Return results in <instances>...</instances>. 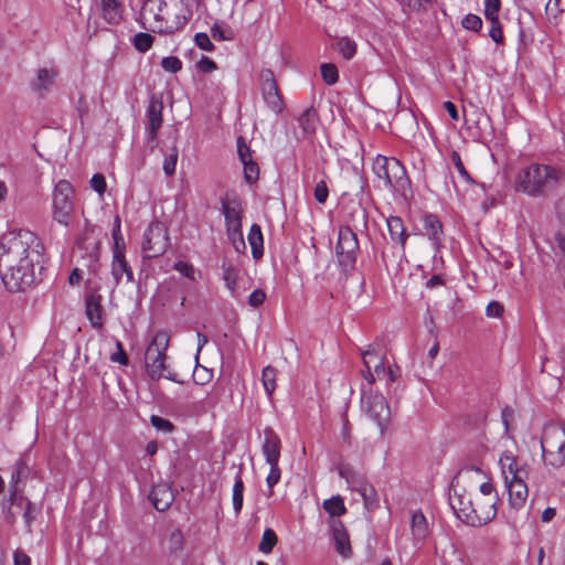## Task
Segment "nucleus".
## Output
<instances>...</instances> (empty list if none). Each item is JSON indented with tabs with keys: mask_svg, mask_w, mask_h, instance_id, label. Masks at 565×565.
<instances>
[{
	"mask_svg": "<svg viewBox=\"0 0 565 565\" xmlns=\"http://www.w3.org/2000/svg\"><path fill=\"white\" fill-rule=\"evenodd\" d=\"M561 179V170L548 164L532 163L518 172L515 190L532 198L544 196L558 186Z\"/></svg>",
	"mask_w": 565,
	"mask_h": 565,
	"instance_id": "1",
	"label": "nucleus"
},
{
	"mask_svg": "<svg viewBox=\"0 0 565 565\" xmlns=\"http://www.w3.org/2000/svg\"><path fill=\"white\" fill-rule=\"evenodd\" d=\"M44 246L41 239L29 230H19L6 234L0 243V255L42 262Z\"/></svg>",
	"mask_w": 565,
	"mask_h": 565,
	"instance_id": "2",
	"label": "nucleus"
},
{
	"mask_svg": "<svg viewBox=\"0 0 565 565\" xmlns=\"http://www.w3.org/2000/svg\"><path fill=\"white\" fill-rule=\"evenodd\" d=\"M168 347V333L164 331L156 332L145 354L147 375L151 381L157 382L160 379H167L182 384L183 381L178 377L177 373L171 372L166 364Z\"/></svg>",
	"mask_w": 565,
	"mask_h": 565,
	"instance_id": "3",
	"label": "nucleus"
},
{
	"mask_svg": "<svg viewBox=\"0 0 565 565\" xmlns=\"http://www.w3.org/2000/svg\"><path fill=\"white\" fill-rule=\"evenodd\" d=\"M39 264V262L0 255V275L6 288L15 292L31 286L35 278L34 267Z\"/></svg>",
	"mask_w": 565,
	"mask_h": 565,
	"instance_id": "4",
	"label": "nucleus"
},
{
	"mask_svg": "<svg viewBox=\"0 0 565 565\" xmlns=\"http://www.w3.org/2000/svg\"><path fill=\"white\" fill-rule=\"evenodd\" d=\"M372 170L383 181L385 188L397 194L405 196L411 189L406 169L396 158L377 154L373 161Z\"/></svg>",
	"mask_w": 565,
	"mask_h": 565,
	"instance_id": "5",
	"label": "nucleus"
},
{
	"mask_svg": "<svg viewBox=\"0 0 565 565\" xmlns=\"http://www.w3.org/2000/svg\"><path fill=\"white\" fill-rule=\"evenodd\" d=\"M541 449L544 465L552 469L565 465V426L548 424L543 429Z\"/></svg>",
	"mask_w": 565,
	"mask_h": 565,
	"instance_id": "6",
	"label": "nucleus"
},
{
	"mask_svg": "<svg viewBox=\"0 0 565 565\" xmlns=\"http://www.w3.org/2000/svg\"><path fill=\"white\" fill-rule=\"evenodd\" d=\"M170 245L168 230L162 222L153 221L145 230L141 243L145 260L157 258L166 253Z\"/></svg>",
	"mask_w": 565,
	"mask_h": 565,
	"instance_id": "7",
	"label": "nucleus"
},
{
	"mask_svg": "<svg viewBox=\"0 0 565 565\" xmlns=\"http://www.w3.org/2000/svg\"><path fill=\"white\" fill-rule=\"evenodd\" d=\"M359 249V239L352 228L350 226H340L335 255L339 266L343 271L349 273L355 268Z\"/></svg>",
	"mask_w": 565,
	"mask_h": 565,
	"instance_id": "8",
	"label": "nucleus"
},
{
	"mask_svg": "<svg viewBox=\"0 0 565 565\" xmlns=\"http://www.w3.org/2000/svg\"><path fill=\"white\" fill-rule=\"evenodd\" d=\"M74 190L67 180H60L53 191V218L68 226L74 211Z\"/></svg>",
	"mask_w": 565,
	"mask_h": 565,
	"instance_id": "9",
	"label": "nucleus"
},
{
	"mask_svg": "<svg viewBox=\"0 0 565 565\" xmlns=\"http://www.w3.org/2000/svg\"><path fill=\"white\" fill-rule=\"evenodd\" d=\"M361 399L367 415L377 424L381 434H383L391 416L385 397L382 394H367L366 390L363 387Z\"/></svg>",
	"mask_w": 565,
	"mask_h": 565,
	"instance_id": "10",
	"label": "nucleus"
},
{
	"mask_svg": "<svg viewBox=\"0 0 565 565\" xmlns=\"http://www.w3.org/2000/svg\"><path fill=\"white\" fill-rule=\"evenodd\" d=\"M259 78L260 90L265 104L275 114L281 113L285 105L274 72L269 68H265L260 72Z\"/></svg>",
	"mask_w": 565,
	"mask_h": 565,
	"instance_id": "11",
	"label": "nucleus"
},
{
	"mask_svg": "<svg viewBox=\"0 0 565 565\" xmlns=\"http://www.w3.org/2000/svg\"><path fill=\"white\" fill-rule=\"evenodd\" d=\"M498 494L492 498H479L473 501V514L470 516V526H481L488 524L497 515Z\"/></svg>",
	"mask_w": 565,
	"mask_h": 565,
	"instance_id": "12",
	"label": "nucleus"
},
{
	"mask_svg": "<svg viewBox=\"0 0 565 565\" xmlns=\"http://www.w3.org/2000/svg\"><path fill=\"white\" fill-rule=\"evenodd\" d=\"M85 316L92 328L99 330L104 327L103 297L97 290H88L85 294Z\"/></svg>",
	"mask_w": 565,
	"mask_h": 565,
	"instance_id": "13",
	"label": "nucleus"
},
{
	"mask_svg": "<svg viewBox=\"0 0 565 565\" xmlns=\"http://www.w3.org/2000/svg\"><path fill=\"white\" fill-rule=\"evenodd\" d=\"M473 500L466 490L457 492L449 497V504L457 518L467 525H470V518L473 514Z\"/></svg>",
	"mask_w": 565,
	"mask_h": 565,
	"instance_id": "14",
	"label": "nucleus"
},
{
	"mask_svg": "<svg viewBox=\"0 0 565 565\" xmlns=\"http://www.w3.org/2000/svg\"><path fill=\"white\" fill-rule=\"evenodd\" d=\"M222 213L225 220V228L242 227L243 204L237 195L226 196L221 200Z\"/></svg>",
	"mask_w": 565,
	"mask_h": 565,
	"instance_id": "15",
	"label": "nucleus"
},
{
	"mask_svg": "<svg viewBox=\"0 0 565 565\" xmlns=\"http://www.w3.org/2000/svg\"><path fill=\"white\" fill-rule=\"evenodd\" d=\"M509 493L510 515L519 512L525 504L529 490L523 477L505 481Z\"/></svg>",
	"mask_w": 565,
	"mask_h": 565,
	"instance_id": "16",
	"label": "nucleus"
},
{
	"mask_svg": "<svg viewBox=\"0 0 565 565\" xmlns=\"http://www.w3.org/2000/svg\"><path fill=\"white\" fill-rule=\"evenodd\" d=\"M162 109L163 104L161 100L152 97L147 107L146 116L148 119L147 125V139L152 142L157 139L158 130L162 125Z\"/></svg>",
	"mask_w": 565,
	"mask_h": 565,
	"instance_id": "17",
	"label": "nucleus"
},
{
	"mask_svg": "<svg viewBox=\"0 0 565 565\" xmlns=\"http://www.w3.org/2000/svg\"><path fill=\"white\" fill-rule=\"evenodd\" d=\"M264 441L262 452L267 463L279 462L281 451V440L277 433L269 426L264 428Z\"/></svg>",
	"mask_w": 565,
	"mask_h": 565,
	"instance_id": "18",
	"label": "nucleus"
},
{
	"mask_svg": "<svg viewBox=\"0 0 565 565\" xmlns=\"http://www.w3.org/2000/svg\"><path fill=\"white\" fill-rule=\"evenodd\" d=\"M154 25L151 26V31L158 33L172 34L175 31L183 29L188 21L189 17L185 13H175L173 20H164L160 13H153Z\"/></svg>",
	"mask_w": 565,
	"mask_h": 565,
	"instance_id": "19",
	"label": "nucleus"
},
{
	"mask_svg": "<svg viewBox=\"0 0 565 565\" xmlns=\"http://www.w3.org/2000/svg\"><path fill=\"white\" fill-rule=\"evenodd\" d=\"M423 228L428 239L431 242L436 250L441 246L443 241V224L440 218L433 213H425L423 215Z\"/></svg>",
	"mask_w": 565,
	"mask_h": 565,
	"instance_id": "20",
	"label": "nucleus"
},
{
	"mask_svg": "<svg viewBox=\"0 0 565 565\" xmlns=\"http://www.w3.org/2000/svg\"><path fill=\"white\" fill-rule=\"evenodd\" d=\"M30 476V467L23 457H20L13 467L9 482V492H11V503L19 495L20 483L25 481Z\"/></svg>",
	"mask_w": 565,
	"mask_h": 565,
	"instance_id": "21",
	"label": "nucleus"
},
{
	"mask_svg": "<svg viewBox=\"0 0 565 565\" xmlns=\"http://www.w3.org/2000/svg\"><path fill=\"white\" fill-rule=\"evenodd\" d=\"M110 274L114 279L115 286H119L122 277H126L127 282H135L132 267L129 265L126 255L111 256Z\"/></svg>",
	"mask_w": 565,
	"mask_h": 565,
	"instance_id": "22",
	"label": "nucleus"
},
{
	"mask_svg": "<svg viewBox=\"0 0 565 565\" xmlns=\"http://www.w3.org/2000/svg\"><path fill=\"white\" fill-rule=\"evenodd\" d=\"M331 529L337 552L347 557L351 554L349 534L340 520H332Z\"/></svg>",
	"mask_w": 565,
	"mask_h": 565,
	"instance_id": "23",
	"label": "nucleus"
},
{
	"mask_svg": "<svg viewBox=\"0 0 565 565\" xmlns=\"http://www.w3.org/2000/svg\"><path fill=\"white\" fill-rule=\"evenodd\" d=\"M57 73L54 70L40 68L36 78L31 83V88L39 96L44 97L53 86Z\"/></svg>",
	"mask_w": 565,
	"mask_h": 565,
	"instance_id": "24",
	"label": "nucleus"
},
{
	"mask_svg": "<svg viewBox=\"0 0 565 565\" xmlns=\"http://www.w3.org/2000/svg\"><path fill=\"white\" fill-rule=\"evenodd\" d=\"M149 498L154 509L160 512L168 510L174 501L172 491L166 486L153 487Z\"/></svg>",
	"mask_w": 565,
	"mask_h": 565,
	"instance_id": "25",
	"label": "nucleus"
},
{
	"mask_svg": "<svg viewBox=\"0 0 565 565\" xmlns=\"http://www.w3.org/2000/svg\"><path fill=\"white\" fill-rule=\"evenodd\" d=\"M29 501L24 495L22 489H19V495L14 502L11 503V492L9 498L2 501V511L4 519L8 523L13 524L18 513L25 507Z\"/></svg>",
	"mask_w": 565,
	"mask_h": 565,
	"instance_id": "26",
	"label": "nucleus"
},
{
	"mask_svg": "<svg viewBox=\"0 0 565 565\" xmlns=\"http://www.w3.org/2000/svg\"><path fill=\"white\" fill-rule=\"evenodd\" d=\"M504 476V480L518 479L523 477L524 472L518 467V458L510 451H505L501 455L499 460Z\"/></svg>",
	"mask_w": 565,
	"mask_h": 565,
	"instance_id": "27",
	"label": "nucleus"
},
{
	"mask_svg": "<svg viewBox=\"0 0 565 565\" xmlns=\"http://www.w3.org/2000/svg\"><path fill=\"white\" fill-rule=\"evenodd\" d=\"M411 529L413 539L423 542L429 534V525L422 510H416L411 516Z\"/></svg>",
	"mask_w": 565,
	"mask_h": 565,
	"instance_id": "28",
	"label": "nucleus"
},
{
	"mask_svg": "<svg viewBox=\"0 0 565 565\" xmlns=\"http://www.w3.org/2000/svg\"><path fill=\"white\" fill-rule=\"evenodd\" d=\"M103 18L109 24H118L122 19L124 7L119 0H100Z\"/></svg>",
	"mask_w": 565,
	"mask_h": 565,
	"instance_id": "29",
	"label": "nucleus"
},
{
	"mask_svg": "<svg viewBox=\"0 0 565 565\" xmlns=\"http://www.w3.org/2000/svg\"><path fill=\"white\" fill-rule=\"evenodd\" d=\"M386 225L391 239L404 248L408 238V234L406 233L403 220L399 216H390L386 220Z\"/></svg>",
	"mask_w": 565,
	"mask_h": 565,
	"instance_id": "30",
	"label": "nucleus"
},
{
	"mask_svg": "<svg viewBox=\"0 0 565 565\" xmlns=\"http://www.w3.org/2000/svg\"><path fill=\"white\" fill-rule=\"evenodd\" d=\"M377 380H386L387 385L394 383L401 376V369L398 365L385 366V360L375 361L372 365Z\"/></svg>",
	"mask_w": 565,
	"mask_h": 565,
	"instance_id": "31",
	"label": "nucleus"
},
{
	"mask_svg": "<svg viewBox=\"0 0 565 565\" xmlns=\"http://www.w3.org/2000/svg\"><path fill=\"white\" fill-rule=\"evenodd\" d=\"M248 242L252 249V256L254 259H259L264 255V238L262 228L258 224H253L248 233Z\"/></svg>",
	"mask_w": 565,
	"mask_h": 565,
	"instance_id": "32",
	"label": "nucleus"
},
{
	"mask_svg": "<svg viewBox=\"0 0 565 565\" xmlns=\"http://www.w3.org/2000/svg\"><path fill=\"white\" fill-rule=\"evenodd\" d=\"M223 280L232 296H235L238 280V269L228 260L222 262Z\"/></svg>",
	"mask_w": 565,
	"mask_h": 565,
	"instance_id": "33",
	"label": "nucleus"
},
{
	"mask_svg": "<svg viewBox=\"0 0 565 565\" xmlns=\"http://www.w3.org/2000/svg\"><path fill=\"white\" fill-rule=\"evenodd\" d=\"M299 127L305 135H312L318 124V114L315 108L305 109L298 118Z\"/></svg>",
	"mask_w": 565,
	"mask_h": 565,
	"instance_id": "34",
	"label": "nucleus"
},
{
	"mask_svg": "<svg viewBox=\"0 0 565 565\" xmlns=\"http://www.w3.org/2000/svg\"><path fill=\"white\" fill-rule=\"evenodd\" d=\"M113 246L111 256L126 255V243L121 234L120 220L116 217L115 224L111 231Z\"/></svg>",
	"mask_w": 565,
	"mask_h": 565,
	"instance_id": "35",
	"label": "nucleus"
},
{
	"mask_svg": "<svg viewBox=\"0 0 565 565\" xmlns=\"http://www.w3.org/2000/svg\"><path fill=\"white\" fill-rule=\"evenodd\" d=\"M232 500H233V509L237 515L242 511L243 501H244V482H243V479L241 476V471H238L235 477Z\"/></svg>",
	"mask_w": 565,
	"mask_h": 565,
	"instance_id": "36",
	"label": "nucleus"
},
{
	"mask_svg": "<svg viewBox=\"0 0 565 565\" xmlns=\"http://www.w3.org/2000/svg\"><path fill=\"white\" fill-rule=\"evenodd\" d=\"M323 509L330 514L332 520L335 516H341L347 512V508L341 497H332L323 502Z\"/></svg>",
	"mask_w": 565,
	"mask_h": 565,
	"instance_id": "37",
	"label": "nucleus"
},
{
	"mask_svg": "<svg viewBox=\"0 0 565 565\" xmlns=\"http://www.w3.org/2000/svg\"><path fill=\"white\" fill-rule=\"evenodd\" d=\"M226 235L234 249L237 253H243L246 249V244L243 235L242 227L226 228Z\"/></svg>",
	"mask_w": 565,
	"mask_h": 565,
	"instance_id": "38",
	"label": "nucleus"
},
{
	"mask_svg": "<svg viewBox=\"0 0 565 565\" xmlns=\"http://www.w3.org/2000/svg\"><path fill=\"white\" fill-rule=\"evenodd\" d=\"M340 475L344 477L353 491L362 494V489L371 486L363 477L356 476L347 469H341Z\"/></svg>",
	"mask_w": 565,
	"mask_h": 565,
	"instance_id": "39",
	"label": "nucleus"
},
{
	"mask_svg": "<svg viewBox=\"0 0 565 565\" xmlns=\"http://www.w3.org/2000/svg\"><path fill=\"white\" fill-rule=\"evenodd\" d=\"M276 369L270 365L264 367L262 372V382L268 396H271L276 390Z\"/></svg>",
	"mask_w": 565,
	"mask_h": 565,
	"instance_id": "40",
	"label": "nucleus"
},
{
	"mask_svg": "<svg viewBox=\"0 0 565 565\" xmlns=\"http://www.w3.org/2000/svg\"><path fill=\"white\" fill-rule=\"evenodd\" d=\"M335 49L345 60H351L356 53L355 42L348 36L338 40Z\"/></svg>",
	"mask_w": 565,
	"mask_h": 565,
	"instance_id": "41",
	"label": "nucleus"
},
{
	"mask_svg": "<svg viewBox=\"0 0 565 565\" xmlns=\"http://www.w3.org/2000/svg\"><path fill=\"white\" fill-rule=\"evenodd\" d=\"M277 535L273 529H266L263 533L258 550L264 554H269L277 544Z\"/></svg>",
	"mask_w": 565,
	"mask_h": 565,
	"instance_id": "42",
	"label": "nucleus"
},
{
	"mask_svg": "<svg viewBox=\"0 0 565 565\" xmlns=\"http://www.w3.org/2000/svg\"><path fill=\"white\" fill-rule=\"evenodd\" d=\"M321 77L327 85H334L339 79L338 67L332 63H324L320 66Z\"/></svg>",
	"mask_w": 565,
	"mask_h": 565,
	"instance_id": "43",
	"label": "nucleus"
},
{
	"mask_svg": "<svg viewBox=\"0 0 565 565\" xmlns=\"http://www.w3.org/2000/svg\"><path fill=\"white\" fill-rule=\"evenodd\" d=\"M153 41L154 39L151 34L139 32L134 36L132 43L137 51L145 53L151 49Z\"/></svg>",
	"mask_w": 565,
	"mask_h": 565,
	"instance_id": "44",
	"label": "nucleus"
},
{
	"mask_svg": "<svg viewBox=\"0 0 565 565\" xmlns=\"http://www.w3.org/2000/svg\"><path fill=\"white\" fill-rule=\"evenodd\" d=\"M211 34L216 41H230L233 40L234 33L230 28H223L218 22H215L211 28Z\"/></svg>",
	"mask_w": 565,
	"mask_h": 565,
	"instance_id": "45",
	"label": "nucleus"
},
{
	"mask_svg": "<svg viewBox=\"0 0 565 565\" xmlns=\"http://www.w3.org/2000/svg\"><path fill=\"white\" fill-rule=\"evenodd\" d=\"M374 355L375 361L385 360V345L382 339H375L373 343L367 345L366 356Z\"/></svg>",
	"mask_w": 565,
	"mask_h": 565,
	"instance_id": "46",
	"label": "nucleus"
},
{
	"mask_svg": "<svg viewBox=\"0 0 565 565\" xmlns=\"http://www.w3.org/2000/svg\"><path fill=\"white\" fill-rule=\"evenodd\" d=\"M450 158H451V161H452L454 166L456 167L458 173L460 174V177L468 184L475 183L473 179L471 178V175L469 174V172L465 168L460 154L457 151H452Z\"/></svg>",
	"mask_w": 565,
	"mask_h": 565,
	"instance_id": "47",
	"label": "nucleus"
},
{
	"mask_svg": "<svg viewBox=\"0 0 565 565\" xmlns=\"http://www.w3.org/2000/svg\"><path fill=\"white\" fill-rule=\"evenodd\" d=\"M242 163L244 166V178L246 182L250 184L256 182L259 175L258 164L255 161H253V159Z\"/></svg>",
	"mask_w": 565,
	"mask_h": 565,
	"instance_id": "48",
	"label": "nucleus"
},
{
	"mask_svg": "<svg viewBox=\"0 0 565 565\" xmlns=\"http://www.w3.org/2000/svg\"><path fill=\"white\" fill-rule=\"evenodd\" d=\"M403 7L404 12H419L426 9V6L431 2V0H398Z\"/></svg>",
	"mask_w": 565,
	"mask_h": 565,
	"instance_id": "49",
	"label": "nucleus"
},
{
	"mask_svg": "<svg viewBox=\"0 0 565 565\" xmlns=\"http://www.w3.org/2000/svg\"><path fill=\"white\" fill-rule=\"evenodd\" d=\"M501 9V0H484V18L486 20L499 19Z\"/></svg>",
	"mask_w": 565,
	"mask_h": 565,
	"instance_id": "50",
	"label": "nucleus"
},
{
	"mask_svg": "<svg viewBox=\"0 0 565 565\" xmlns=\"http://www.w3.org/2000/svg\"><path fill=\"white\" fill-rule=\"evenodd\" d=\"M161 67L169 73H178L182 70V61L178 56H166L161 60Z\"/></svg>",
	"mask_w": 565,
	"mask_h": 565,
	"instance_id": "51",
	"label": "nucleus"
},
{
	"mask_svg": "<svg viewBox=\"0 0 565 565\" xmlns=\"http://www.w3.org/2000/svg\"><path fill=\"white\" fill-rule=\"evenodd\" d=\"M490 22L489 36L497 44L503 43L504 36L502 32V24L499 19L488 20Z\"/></svg>",
	"mask_w": 565,
	"mask_h": 565,
	"instance_id": "52",
	"label": "nucleus"
},
{
	"mask_svg": "<svg viewBox=\"0 0 565 565\" xmlns=\"http://www.w3.org/2000/svg\"><path fill=\"white\" fill-rule=\"evenodd\" d=\"M178 156V149L174 147L163 161V171L169 177L173 175L175 172Z\"/></svg>",
	"mask_w": 565,
	"mask_h": 565,
	"instance_id": "53",
	"label": "nucleus"
},
{
	"mask_svg": "<svg viewBox=\"0 0 565 565\" xmlns=\"http://www.w3.org/2000/svg\"><path fill=\"white\" fill-rule=\"evenodd\" d=\"M463 29L478 32L482 28V20L479 15L469 13L461 22Z\"/></svg>",
	"mask_w": 565,
	"mask_h": 565,
	"instance_id": "54",
	"label": "nucleus"
},
{
	"mask_svg": "<svg viewBox=\"0 0 565 565\" xmlns=\"http://www.w3.org/2000/svg\"><path fill=\"white\" fill-rule=\"evenodd\" d=\"M364 501V505L367 509H372L377 505V493L374 489V487L371 484L366 488L362 489V494H360Z\"/></svg>",
	"mask_w": 565,
	"mask_h": 565,
	"instance_id": "55",
	"label": "nucleus"
},
{
	"mask_svg": "<svg viewBox=\"0 0 565 565\" xmlns=\"http://www.w3.org/2000/svg\"><path fill=\"white\" fill-rule=\"evenodd\" d=\"M270 466L269 473L266 478L267 487L273 491V488L279 482L281 477V470L279 468V462H269Z\"/></svg>",
	"mask_w": 565,
	"mask_h": 565,
	"instance_id": "56",
	"label": "nucleus"
},
{
	"mask_svg": "<svg viewBox=\"0 0 565 565\" xmlns=\"http://www.w3.org/2000/svg\"><path fill=\"white\" fill-rule=\"evenodd\" d=\"M173 268L190 280H195V268L192 264L179 260L173 265Z\"/></svg>",
	"mask_w": 565,
	"mask_h": 565,
	"instance_id": "57",
	"label": "nucleus"
},
{
	"mask_svg": "<svg viewBox=\"0 0 565 565\" xmlns=\"http://www.w3.org/2000/svg\"><path fill=\"white\" fill-rule=\"evenodd\" d=\"M313 195L318 203L323 204L327 202L329 189L324 180H320L316 183Z\"/></svg>",
	"mask_w": 565,
	"mask_h": 565,
	"instance_id": "58",
	"label": "nucleus"
},
{
	"mask_svg": "<svg viewBox=\"0 0 565 565\" xmlns=\"http://www.w3.org/2000/svg\"><path fill=\"white\" fill-rule=\"evenodd\" d=\"M513 419H514V409L511 406L505 405L501 409V422L504 427V436H507V437H510V423Z\"/></svg>",
	"mask_w": 565,
	"mask_h": 565,
	"instance_id": "59",
	"label": "nucleus"
},
{
	"mask_svg": "<svg viewBox=\"0 0 565 565\" xmlns=\"http://www.w3.org/2000/svg\"><path fill=\"white\" fill-rule=\"evenodd\" d=\"M150 423L157 429L163 430V431H167V433H171L174 429V426H173V424L170 420H168V419H166L163 417H160L158 415H152L150 417Z\"/></svg>",
	"mask_w": 565,
	"mask_h": 565,
	"instance_id": "60",
	"label": "nucleus"
},
{
	"mask_svg": "<svg viewBox=\"0 0 565 565\" xmlns=\"http://www.w3.org/2000/svg\"><path fill=\"white\" fill-rule=\"evenodd\" d=\"M195 44L203 51L212 52L214 50V44L212 43L210 36L204 32H199L194 36Z\"/></svg>",
	"mask_w": 565,
	"mask_h": 565,
	"instance_id": "61",
	"label": "nucleus"
},
{
	"mask_svg": "<svg viewBox=\"0 0 565 565\" xmlns=\"http://www.w3.org/2000/svg\"><path fill=\"white\" fill-rule=\"evenodd\" d=\"M183 545V534L181 530L175 529L171 532L169 536V548L171 552H177L182 548Z\"/></svg>",
	"mask_w": 565,
	"mask_h": 565,
	"instance_id": "62",
	"label": "nucleus"
},
{
	"mask_svg": "<svg viewBox=\"0 0 565 565\" xmlns=\"http://www.w3.org/2000/svg\"><path fill=\"white\" fill-rule=\"evenodd\" d=\"M90 186L94 191H96L98 194H104V192L106 191V180H105V177L100 173H95L90 181Z\"/></svg>",
	"mask_w": 565,
	"mask_h": 565,
	"instance_id": "63",
	"label": "nucleus"
},
{
	"mask_svg": "<svg viewBox=\"0 0 565 565\" xmlns=\"http://www.w3.org/2000/svg\"><path fill=\"white\" fill-rule=\"evenodd\" d=\"M237 153L241 162L249 161L252 159L250 148L246 145L243 137L237 138Z\"/></svg>",
	"mask_w": 565,
	"mask_h": 565,
	"instance_id": "64",
	"label": "nucleus"
}]
</instances>
